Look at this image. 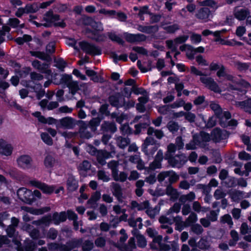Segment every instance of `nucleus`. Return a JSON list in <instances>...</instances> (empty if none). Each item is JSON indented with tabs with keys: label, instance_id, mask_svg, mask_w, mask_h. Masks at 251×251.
<instances>
[{
	"label": "nucleus",
	"instance_id": "nucleus-29",
	"mask_svg": "<svg viewBox=\"0 0 251 251\" xmlns=\"http://www.w3.org/2000/svg\"><path fill=\"white\" fill-rule=\"evenodd\" d=\"M157 29L158 28L156 26H144L142 25H138L137 26V30L138 31L148 34H150L156 32Z\"/></svg>",
	"mask_w": 251,
	"mask_h": 251
},
{
	"label": "nucleus",
	"instance_id": "nucleus-26",
	"mask_svg": "<svg viewBox=\"0 0 251 251\" xmlns=\"http://www.w3.org/2000/svg\"><path fill=\"white\" fill-rule=\"evenodd\" d=\"M149 206V202L148 201H144L139 203L136 201H132L131 202V208L136 209L138 210H143L146 209Z\"/></svg>",
	"mask_w": 251,
	"mask_h": 251
},
{
	"label": "nucleus",
	"instance_id": "nucleus-52",
	"mask_svg": "<svg viewBox=\"0 0 251 251\" xmlns=\"http://www.w3.org/2000/svg\"><path fill=\"white\" fill-rule=\"evenodd\" d=\"M226 195V193L222 188L216 189L214 193V197L217 200L224 198Z\"/></svg>",
	"mask_w": 251,
	"mask_h": 251
},
{
	"label": "nucleus",
	"instance_id": "nucleus-27",
	"mask_svg": "<svg viewBox=\"0 0 251 251\" xmlns=\"http://www.w3.org/2000/svg\"><path fill=\"white\" fill-rule=\"evenodd\" d=\"M229 195L232 201L235 202H238L244 197L243 192L236 190L230 192Z\"/></svg>",
	"mask_w": 251,
	"mask_h": 251
},
{
	"label": "nucleus",
	"instance_id": "nucleus-53",
	"mask_svg": "<svg viewBox=\"0 0 251 251\" xmlns=\"http://www.w3.org/2000/svg\"><path fill=\"white\" fill-rule=\"evenodd\" d=\"M202 4L206 6H209L215 10L219 7L217 2L213 0H205L202 2Z\"/></svg>",
	"mask_w": 251,
	"mask_h": 251
},
{
	"label": "nucleus",
	"instance_id": "nucleus-8",
	"mask_svg": "<svg viewBox=\"0 0 251 251\" xmlns=\"http://www.w3.org/2000/svg\"><path fill=\"white\" fill-rule=\"evenodd\" d=\"M201 81L211 90L215 92H219L220 90L214 79L210 77H207L204 74L200 77Z\"/></svg>",
	"mask_w": 251,
	"mask_h": 251
},
{
	"label": "nucleus",
	"instance_id": "nucleus-49",
	"mask_svg": "<svg viewBox=\"0 0 251 251\" xmlns=\"http://www.w3.org/2000/svg\"><path fill=\"white\" fill-rule=\"evenodd\" d=\"M198 220V217L197 214L194 212L190 213L189 216L185 220V222L187 226H189L191 224L196 223Z\"/></svg>",
	"mask_w": 251,
	"mask_h": 251
},
{
	"label": "nucleus",
	"instance_id": "nucleus-3",
	"mask_svg": "<svg viewBox=\"0 0 251 251\" xmlns=\"http://www.w3.org/2000/svg\"><path fill=\"white\" fill-rule=\"evenodd\" d=\"M195 17L201 22L206 23L210 21L213 16L212 12L209 8L203 7L198 10Z\"/></svg>",
	"mask_w": 251,
	"mask_h": 251
},
{
	"label": "nucleus",
	"instance_id": "nucleus-58",
	"mask_svg": "<svg viewBox=\"0 0 251 251\" xmlns=\"http://www.w3.org/2000/svg\"><path fill=\"white\" fill-rule=\"evenodd\" d=\"M107 35L109 38L113 41L116 42L120 44H123L124 43L123 40L119 37L118 35H117L115 33L113 32H108Z\"/></svg>",
	"mask_w": 251,
	"mask_h": 251
},
{
	"label": "nucleus",
	"instance_id": "nucleus-16",
	"mask_svg": "<svg viewBox=\"0 0 251 251\" xmlns=\"http://www.w3.org/2000/svg\"><path fill=\"white\" fill-rule=\"evenodd\" d=\"M84 24L90 25L96 31H102L103 30L102 24L100 22H96L91 18L84 19Z\"/></svg>",
	"mask_w": 251,
	"mask_h": 251
},
{
	"label": "nucleus",
	"instance_id": "nucleus-35",
	"mask_svg": "<svg viewBox=\"0 0 251 251\" xmlns=\"http://www.w3.org/2000/svg\"><path fill=\"white\" fill-rule=\"evenodd\" d=\"M112 177L114 180L120 182H125L127 177V174L124 172H121L118 174V171L113 174Z\"/></svg>",
	"mask_w": 251,
	"mask_h": 251
},
{
	"label": "nucleus",
	"instance_id": "nucleus-42",
	"mask_svg": "<svg viewBox=\"0 0 251 251\" xmlns=\"http://www.w3.org/2000/svg\"><path fill=\"white\" fill-rule=\"evenodd\" d=\"M52 18V12L49 11L47 12L44 17V20L46 22L45 23L40 24L42 25H43L45 27H49L50 26Z\"/></svg>",
	"mask_w": 251,
	"mask_h": 251
},
{
	"label": "nucleus",
	"instance_id": "nucleus-56",
	"mask_svg": "<svg viewBox=\"0 0 251 251\" xmlns=\"http://www.w3.org/2000/svg\"><path fill=\"white\" fill-rule=\"evenodd\" d=\"M220 221L222 224H227L230 227H231L233 225V222L232 221V218L230 215L226 214L223 216L221 217L220 219Z\"/></svg>",
	"mask_w": 251,
	"mask_h": 251
},
{
	"label": "nucleus",
	"instance_id": "nucleus-57",
	"mask_svg": "<svg viewBox=\"0 0 251 251\" xmlns=\"http://www.w3.org/2000/svg\"><path fill=\"white\" fill-rule=\"evenodd\" d=\"M179 176L174 171L170 170L169 174V182L170 184L173 183L177 181L179 179Z\"/></svg>",
	"mask_w": 251,
	"mask_h": 251
},
{
	"label": "nucleus",
	"instance_id": "nucleus-21",
	"mask_svg": "<svg viewBox=\"0 0 251 251\" xmlns=\"http://www.w3.org/2000/svg\"><path fill=\"white\" fill-rule=\"evenodd\" d=\"M115 139L118 147L121 149H125L130 143L128 138L123 137L120 136H115Z\"/></svg>",
	"mask_w": 251,
	"mask_h": 251
},
{
	"label": "nucleus",
	"instance_id": "nucleus-2",
	"mask_svg": "<svg viewBox=\"0 0 251 251\" xmlns=\"http://www.w3.org/2000/svg\"><path fill=\"white\" fill-rule=\"evenodd\" d=\"M79 45L81 50L87 54L96 55L101 53V49L96 45L86 42H80Z\"/></svg>",
	"mask_w": 251,
	"mask_h": 251
},
{
	"label": "nucleus",
	"instance_id": "nucleus-1",
	"mask_svg": "<svg viewBox=\"0 0 251 251\" xmlns=\"http://www.w3.org/2000/svg\"><path fill=\"white\" fill-rule=\"evenodd\" d=\"M188 160L186 155L183 153L177 154L168 160V164L173 168H180Z\"/></svg>",
	"mask_w": 251,
	"mask_h": 251
},
{
	"label": "nucleus",
	"instance_id": "nucleus-37",
	"mask_svg": "<svg viewBox=\"0 0 251 251\" xmlns=\"http://www.w3.org/2000/svg\"><path fill=\"white\" fill-rule=\"evenodd\" d=\"M155 145V140L151 137H147L144 141V143L142 145L143 151L148 152L147 148Z\"/></svg>",
	"mask_w": 251,
	"mask_h": 251
},
{
	"label": "nucleus",
	"instance_id": "nucleus-36",
	"mask_svg": "<svg viewBox=\"0 0 251 251\" xmlns=\"http://www.w3.org/2000/svg\"><path fill=\"white\" fill-rule=\"evenodd\" d=\"M26 13H34L39 10V5L38 3L28 4L25 6Z\"/></svg>",
	"mask_w": 251,
	"mask_h": 251
},
{
	"label": "nucleus",
	"instance_id": "nucleus-28",
	"mask_svg": "<svg viewBox=\"0 0 251 251\" xmlns=\"http://www.w3.org/2000/svg\"><path fill=\"white\" fill-rule=\"evenodd\" d=\"M196 199V195L194 192H190L187 194L181 195L179 201L182 204H186L187 202H191Z\"/></svg>",
	"mask_w": 251,
	"mask_h": 251
},
{
	"label": "nucleus",
	"instance_id": "nucleus-43",
	"mask_svg": "<svg viewBox=\"0 0 251 251\" xmlns=\"http://www.w3.org/2000/svg\"><path fill=\"white\" fill-rule=\"evenodd\" d=\"M54 23V25L64 27L66 26V24L63 20L60 21L59 16L52 13V18L51 24Z\"/></svg>",
	"mask_w": 251,
	"mask_h": 251
},
{
	"label": "nucleus",
	"instance_id": "nucleus-51",
	"mask_svg": "<svg viewBox=\"0 0 251 251\" xmlns=\"http://www.w3.org/2000/svg\"><path fill=\"white\" fill-rule=\"evenodd\" d=\"M181 209V204L178 203H175L167 212V215H170L173 213H178Z\"/></svg>",
	"mask_w": 251,
	"mask_h": 251
},
{
	"label": "nucleus",
	"instance_id": "nucleus-31",
	"mask_svg": "<svg viewBox=\"0 0 251 251\" xmlns=\"http://www.w3.org/2000/svg\"><path fill=\"white\" fill-rule=\"evenodd\" d=\"M101 128L105 131L114 133L117 131V127L114 123L104 122L101 125Z\"/></svg>",
	"mask_w": 251,
	"mask_h": 251
},
{
	"label": "nucleus",
	"instance_id": "nucleus-63",
	"mask_svg": "<svg viewBox=\"0 0 251 251\" xmlns=\"http://www.w3.org/2000/svg\"><path fill=\"white\" fill-rule=\"evenodd\" d=\"M30 54L33 56L42 60H46L47 56L44 52L30 51Z\"/></svg>",
	"mask_w": 251,
	"mask_h": 251
},
{
	"label": "nucleus",
	"instance_id": "nucleus-17",
	"mask_svg": "<svg viewBox=\"0 0 251 251\" xmlns=\"http://www.w3.org/2000/svg\"><path fill=\"white\" fill-rule=\"evenodd\" d=\"M52 218L51 215H48L43 217L39 220L34 221L32 224L37 226H48L51 224Z\"/></svg>",
	"mask_w": 251,
	"mask_h": 251
},
{
	"label": "nucleus",
	"instance_id": "nucleus-45",
	"mask_svg": "<svg viewBox=\"0 0 251 251\" xmlns=\"http://www.w3.org/2000/svg\"><path fill=\"white\" fill-rule=\"evenodd\" d=\"M146 212L151 218H154L159 213V209L157 207L154 208L150 207V206L146 209Z\"/></svg>",
	"mask_w": 251,
	"mask_h": 251
},
{
	"label": "nucleus",
	"instance_id": "nucleus-61",
	"mask_svg": "<svg viewBox=\"0 0 251 251\" xmlns=\"http://www.w3.org/2000/svg\"><path fill=\"white\" fill-rule=\"evenodd\" d=\"M67 87H69L73 95H74L79 89L78 84L76 81H72Z\"/></svg>",
	"mask_w": 251,
	"mask_h": 251
},
{
	"label": "nucleus",
	"instance_id": "nucleus-50",
	"mask_svg": "<svg viewBox=\"0 0 251 251\" xmlns=\"http://www.w3.org/2000/svg\"><path fill=\"white\" fill-rule=\"evenodd\" d=\"M118 165H119L118 161H115V160H112L108 163L107 166L109 169H110L111 170L112 176H113V174H115L116 172H117L118 171Z\"/></svg>",
	"mask_w": 251,
	"mask_h": 251
},
{
	"label": "nucleus",
	"instance_id": "nucleus-44",
	"mask_svg": "<svg viewBox=\"0 0 251 251\" xmlns=\"http://www.w3.org/2000/svg\"><path fill=\"white\" fill-rule=\"evenodd\" d=\"M137 66L142 72L145 73L151 70L152 61L151 60H148L147 62V67H144L143 66L141 61L138 60L137 61Z\"/></svg>",
	"mask_w": 251,
	"mask_h": 251
},
{
	"label": "nucleus",
	"instance_id": "nucleus-38",
	"mask_svg": "<svg viewBox=\"0 0 251 251\" xmlns=\"http://www.w3.org/2000/svg\"><path fill=\"white\" fill-rule=\"evenodd\" d=\"M236 105L243 108L245 110L251 113V99H248L247 100L238 102Z\"/></svg>",
	"mask_w": 251,
	"mask_h": 251
},
{
	"label": "nucleus",
	"instance_id": "nucleus-4",
	"mask_svg": "<svg viewBox=\"0 0 251 251\" xmlns=\"http://www.w3.org/2000/svg\"><path fill=\"white\" fill-rule=\"evenodd\" d=\"M29 184L40 189L44 193L50 195L55 190V186L34 179L29 181Z\"/></svg>",
	"mask_w": 251,
	"mask_h": 251
},
{
	"label": "nucleus",
	"instance_id": "nucleus-15",
	"mask_svg": "<svg viewBox=\"0 0 251 251\" xmlns=\"http://www.w3.org/2000/svg\"><path fill=\"white\" fill-rule=\"evenodd\" d=\"M109 100L112 105L116 107L122 106L125 104V99L119 94L110 96Z\"/></svg>",
	"mask_w": 251,
	"mask_h": 251
},
{
	"label": "nucleus",
	"instance_id": "nucleus-6",
	"mask_svg": "<svg viewBox=\"0 0 251 251\" xmlns=\"http://www.w3.org/2000/svg\"><path fill=\"white\" fill-rule=\"evenodd\" d=\"M13 149L11 144L2 138H0V155L10 156L12 154Z\"/></svg>",
	"mask_w": 251,
	"mask_h": 251
},
{
	"label": "nucleus",
	"instance_id": "nucleus-64",
	"mask_svg": "<svg viewBox=\"0 0 251 251\" xmlns=\"http://www.w3.org/2000/svg\"><path fill=\"white\" fill-rule=\"evenodd\" d=\"M175 144L177 150H180L183 149L184 143L181 136H178L176 138Z\"/></svg>",
	"mask_w": 251,
	"mask_h": 251
},
{
	"label": "nucleus",
	"instance_id": "nucleus-55",
	"mask_svg": "<svg viewBox=\"0 0 251 251\" xmlns=\"http://www.w3.org/2000/svg\"><path fill=\"white\" fill-rule=\"evenodd\" d=\"M41 138L43 141L48 145H52L53 144L52 139L50 138L49 135L47 133H42L41 134Z\"/></svg>",
	"mask_w": 251,
	"mask_h": 251
},
{
	"label": "nucleus",
	"instance_id": "nucleus-34",
	"mask_svg": "<svg viewBox=\"0 0 251 251\" xmlns=\"http://www.w3.org/2000/svg\"><path fill=\"white\" fill-rule=\"evenodd\" d=\"M32 65L34 68L38 70L42 73L46 72V70L48 67V65L47 64H41L40 61H39L38 60L33 61L32 62Z\"/></svg>",
	"mask_w": 251,
	"mask_h": 251
},
{
	"label": "nucleus",
	"instance_id": "nucleus-30",
	"mask_svg": "<svg viewBox=\"0 0 251 251\" xmlns=\"http://www.w3.org/2000/svg\"><path fill=\"white\" fill-rule=\"evenodd\" d=\"M209 106L220 119L224 116V112H222V108L218 103L215 102H211L210 103Z\"/></svg>",
	"mask_w": 251,
	"mask_h": 251
},
{
	"label": "nucleus",
	"instance_id": "nucleus-33",
	"mask_svg": "<svg viewBox=\"0 0 251 251\" xmlns=\"http://www.w3.org/2000/svg\"><path fill=\"white\" fill-rule=\"evenodd\" d=\"M192 208L196 212H206L209 210L208 207L201 206L200 203L198 201H195L192 203Z\"/></svg>",
	"mask_w": 251,
	"mask_h": 251
},
{
	"label": "nucleus",
	"instance_id": "nucleus-7",
	"mask_svg": "<svg viewBox=\"0 0 251 251\" xmlns=\"http://www.w3.org/2000/svg\"><path fill=\"white\" fill-rule=\"evenodd\" d=\"M231 118V114L228 111H225L224 112V116L220 119V124L223 127L230 126L231 127H234L237 126L238 122L234 119H232L230 121H228Z\"/></svg>",
	"mask_w": 251,
	"mask_h": 251
},
{
	"label": "nucleus",
	"instance_id": "nucleus-12",
	"mask_svg": "<svg viewBox=\"0 0 251 251\" xmlns=\"http://www.w3.org/2000/svg\"><path fill=\"white\" fill-rule=\"evenodd\" d=\"M18 166L23 169H29L31 166L32 159L27 155L20 156L17 160Z\"/></svg>",
	"mask_w": 251,
	"mask_h": 251
},
{
	"label": "nucleus",
	"instance_id": "nucleus-41",
	"mask_svg": "<svg viewBox=\"0 0 251 251\" xmlns=\"http://www.w3.org/2000/svg\"><path fill=\"white\" fill-rule=\"evenodd\" d=\"M55 162V159L50 155H48L46 156L44 160V165L47 168H50L53 167Z\"/></svg>",
	"mask_w": 251,
	"mask_h": 251
},
{
	"label": "nucleus",
	"instance_id": "nucleus-25",
	"mask_svg": "<svg viewBox=\"0 0 251 251\" xmlns=\"http://www.w3.org/2000/svg\"><path fill=\"white\" fill-rule=\"evenodd\" d=\"M166 194L170 196L172 201L176 200L179 197V194L176 189L174 188L171 185H168L166 189Z\"/></svg>",
	"mask_w": 251,
	"mask_h": 251
},
{
	"label": "nucleus",
	"instance_id": "nucleus-32",
	"mask_svg": "<svg viewBox=\"0 0 251 251\" xmlns=\"http://www.w3.org/2000/svg\"><path fill=\"white\" fill-rule=\"evenodd\" d=\"M147 134L149 135H154L157 138L160 139L164 135L163 132L161 130L155 129L152 127H149L147 130Z\"/></svg>",
	"mask_w": 251,
	"mask_h": 251
},
{
	"label": "nucleus",
	"instance_id": "nucleus-40",
	"mask_svg": "<svg viewBox=\"0 0 251 251\" xmlns=\"http://www.w3.org/2000/svg\"><path fill=\"white\" fill-rule=\"evenodd\" d=\"M82 242V239L74 238L68 241L67 243L69 247H70V249L72 250L74 248L79 247L81 245Z\"/></svg>",
	"mask_w": 251,
	"mask_h": 251
},
{
	"label": "nucleus",
	"instance_id": "nucleus-23",
	"mask_svg": "<svg viewBox=\"0 0 251 251\" xmlns=\"http://www.w3.org/2000/svg\"><path fill=\"white\" fill-rule=\"evenodd\" d=\"M198 139V141L203 144L201 148H206L207 146V143L208 142L210 139V135L204 132H201L199 135H197Z\"/></svg>",
	"mask_w": 251,
	"mask_h": 251
},
{
	"label": "nucleus",
	"instance_id": "nucleus-5",
	"mask_svg": "<svg viewBox=\"0 0 251 251\" xmlns=\"http://www.w3.org/2000/svg\"><path fill=\"white\" fill-rule=\"evenodd\" d=\"M17 194L19 198L24 202L27 203L33 202L32 192L26 188H19L17 192Z\"/></svg>",
	"mask_w": 251,
	"mask_h": 251
},
{
	"label": "nucleus",
	"instance_id": "nucleus-62",
	"mask_svg": "<svg viewBox=\"0 0 251 251\" xmlns=\"http://www.w3.org/2000/svg\"><path fill=\"white\" fill-rule=\"evenodd\" d=\"M237 83L239 85V86L245 89L243 90L244 93H246L247 92V89H249L251 87L250 84L248 82L245 81L244 79L239 80L237 82Z\"/></svg>",
	"mask_w": 251,
	"mask_h": 251
},
{
	"label": "nucleus",
	"instance_id": "nucleus-60",
	"mask_svg": "<svg viewBox=\"0 0 251 251\" xmlns=\"http://www.w3.org/2000/svg\"><path fill=\"white\" fill-rule=\"evenodd\" d=\"M91 166V164L89 161L84 160L79 164L78 166V169L80 171L85 172L90 170Z\"/></svg>",
	"mask_w": 251,
	"mask_h": 251
},
{
	"label": "nucleus",
	"instance_id": "nucleus-20",
	"mask_svg": "<svg viewBox=\"0 0 251 251\" xmlns=\"http://www.w3.org/2000/svg\"><path fill=\"white\" fill-rule=\"evenodd\" d=\"M176 147L175 144L170 143L167 147V151L165 153V159L169 160L171 158L174 156V154L176 153Z\"/></svg>",
	"mask_w": 251,
	"mask_h": 251
},
{
	"label": "nucleus",
	"instance_id": "nucleus-54",
	"mask_svg": "<svg viewBox=\"0 0 251 251\" xmlns=\"http://www.w3.org/2000/svg\"><path fill=\"white\" fill-rule=\"evenodd\" d=\"M97 176L99 179L101 180L103 182H108L110 179L109 176L106 174L105 172L102 170H100L98 172Z\"/></svg>",
	"mask_w": 251,
	"mask_h": 251
},
{
	"label": "nucleus",
	"instance_id": "nucleus-10",
	"mask_svg": "<svg viewBox=\"0 0 251 251\" xmlns=\"http://www.w3.org/2000/svg\"><path fill=\"white\" fill-rule=\"evenodd\" d=\"M124 36L126 41L129 43L140 42L146 40V36L142 34H131L124 33Z\"/></svg>",
	"mask_w": 251,
	"mask_h": 251
},
{
	"label": "nucleus",
	"instance_id": "nucleus-46",
	"mask_svg": "<svg viewBox=\"0 0 251 251\" xmlns=\"http://www.w3.org/2000/svg\"><path fill=\"white\" fill-rule=\"evenodd\" d=\"M136 239L137 241V246L139 247L143 248L147 246V240L143 235H137Z\"/></svg>",
	"mask_w": 251,
	"mask_h": 251
},
{
	"label": "nucleus",
	"instance_id": "nucleus-39",
	"mask_svg": "<svg viewBox=\"0 0 251 251\" xmlns=\"http://www.w3.org/2000/svg\"><path fill=\"white\" fill-rule=\"evenodd\" d=\"M167 127L171 132L174 133L178 131L179 128V126L177 123L171 121L167 124Z\"/></svg>",
	"mask_w": 251,
	"mask_h": 251
},
{
	"label": "nucleus",
	"instance_id": "nucleus-48",
	"mask_svg": "<svg viewBox=\"0 0 251 251\" xmlns=\"http://www.w3.org/2000/svg\"><path fill=\"white\" fill-rule=\"evenodd\" d=\"M191 231L194 234L199 235L202 233L203 229L202 227L199 224H196L193 225L191 227Z\"/></svg>",
	"mask_w": 251,
	"mask_h": 251
},
{
	"label": "nucleus",
	"instance_id": "nucleus-18",
	"mask_svg": "<svg viewBox=\"0 0 251 251\" xmlns=\"http://www.w3.org/2000/svg\"><path fill=\"white\" fill-rule=\"evenodd\" d=\"M52 221L55 225H59L60 223L66 221L67 215L65 212H61L59 213L55 212L51 216Z\"/></svg>",
	"mask_w": 251,
	"mask_h": 251
},
{
	"label": "nucleus",
	"instance_id": "nucleus-59",
	"mask_svg": "<svg viewBox=\"0 0 251 251\" xmlns=\"http://www.w3.org/2000/svg\"><path fill=\"white\" fill-rule=\"evenodd\" d=\"M100 121L101 119L99 117L92 119L89 122V126H90L92 130L95 131L96 130V127L100 125Z\"/></svg>",
	"mask_w": 251,
	"mask_h": 251
},
{
	"label": "nucleus",
	"instance_id": "nucleus-19",
	"mask_svg": "<svg viewBox=\"0 0 251 251\" xmlns=\"http://www.w3.org/2000/svg\"><path fill=\"white\" fill-rule=\"evenodd\" d=\"M202 146L203 144L198 141L197 135H194L192 140L186 144L185 148L187 150H194L197 148V146H199L201 148V146Z\"/></svg>",
	"mask_w": 251,
	"mask_h": 251
},
{
	"label": "nucleus",
	"instance_id": "nucleus-24",
	"mask_svg": "<svg viewBox=\"0 0 251 251\" xmlns=\"http://www.w3.org/2000/svg\"><path fill=\"white\" fill-rule=\"evenodd\" d=\"M212 139L216 142H220L225 138L226 135L219 128L214 129L211 133Z\"/></svg>",
	"mask_w": 251,
	"mask_h": 251
},
{
	"label": "nucleus",
	"instance_id": "nucleus-9",
	"mask_svg": "<svg viewBox=\"0 0 251 251\" xmlns=\"http://www.w3.org/2000/svg\"><path fill=\"white\" fill-rule=\"evenodd\" d=\"M250 11L246 8H240L239 6H235L233 10V14L234 17L239 21H244L250 15Z\"/></svg>",
	"mask_w": 251,
	"mask_h": 251
},
{
	"label": "nucleus",
	"instance_id": "nucleus-11",
	"mask_svg": "<svg viewBox=\"0 0 251 251\" xmlns=\"http://www.w3.org/2000/svg\"><path fill=\"white\" fill-rule=\"evenodd\" d=\"M76 125L75 121L72 118L66 117L61 119L57 125V127L66 129H72Z\"/></svg>",
	"mask_w": 251,
	"mask_h": 251
},
{
	"label": "nucleus",
	"instance_id": "nucleus-14",
	"mask_svg": "<svg viewBox=\"0 0 251 251\" xmlns=\"http://www.w3.org/2000/svg\"><path fill=\"white\" fill-rule=\"evenodd\" d=\"M110 186L113 195L119 201L121 202L123 199V192L120 185L115 182H112Z\"/></svg>",
	"mask_w": 251,
	"mask_h": 251
},
{
	"label": "nucleus",
	"instance_id": "nucleus-22",
	"mask_svg": "<svg viewBox=\"0 0 251 251\" xmlns=\"http://www.w3.org/2000/svg\"><path fill=\"white\" fill-rule=\"evenodd\" d=\"M67 189L69 191H74L78 188V182L73 176H69L67 181Z\"/></svg>",
	"mask_w": 251,
	"mask_h": 251
},
{
	"label": "nucleus",
	"instance_id": "nucleus-13",
	"mask_svg": "<svg viewBox=\"0 0 251 251\" xmlns=\"http://www.w3.org/2000/svg\"><path fill=\"white\" fill-rule=\"evenodd\" d=\"M22 210L29 212L33 215H39L50 211V208L49 206L44 207L41 208H34L28 206H22Z\"/></svg>",
	"mask_w": 251,
	"mask_h": 251
},
{
	"label": "nucleus",
	"instance_id": "nucleus-47",
	"mask_svg": "<svg viewBox=\"0 0 251 251\" xmlns=\"http://www.w3.org/2000/svg\"><path fill=\"white\" fill-rule=\"evenodd\" d=\"M101 194L100 192L96 191L91 196V198L88 200L87 203L88 204H90L91 205H93L96 203L97 201H98L100 199V198Z\"/></svg>",
	"mask_w": 251,
	"mask_h": 251
}]
</instances>
